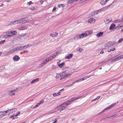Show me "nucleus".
<instances>
[{"label": "nucleus", "instance_id": "obj_62", "mask_svg": "<svg viewBox=\"0 0 123 123\" xmlns=\"http://www.w3.org/2000/svg\"><path fill=\"white\" fill-rule=\"evenodd\" d=\"M105 48L106 49L108 47V46L106 44H105Z\"/></svg>", "mask_w": 123, "mask_h": 123}, {"label": "nucleus", "instance_id": "obj_48", "mask_svg": "<svg viewBox=\"0 0 123 123\" xmlns=\"http://www.w3.org/2000/svg\"><path fill=\"white\" fill-rule=\"evenodd\" d=\"M5 41V40H4L3 41H0V44H2L4 43Z\"/></svg>", "mask_w": 123, "mask_h": 123}, {"label": "nucleus", "instance_id": "obj_63", "mask_svg": "<svg viewBox=\"0 0 123 123\" xmlns=\"http://www.w3.org/2000/svg\"><path fill=\"white\" fill-rule=\"evenodd\" d=\"M96 100V98H95V99H93V100H92L91 101V102H92L94 101H95V100Z\"/></svg>", "mask_w": 123, "mask_h": 123}, {"label": "nucleus", "instance_id": "obj_17", "mask_svg": "<svg viewBox=\"0 0 123 123\" xmlns=\"http://www.w3.org/2000/svg\"><path fill=\"white\" fill-rule=\"evenodd\" d=\"M108 60H107V59H105V60H104L102 61L101 62H98L96 64V65H99L100 64H102L104 63L105 62H107L108 61Z\"/></svg>", "mask_w": 123, "mask_h": 123}, {"label": "nucleus", "instance_id": "obj_2", "mask_svg": "<svg viewBox=\"0 0 123 123\" xmlns=\"http://www.w3.org/2000/svg\"><path fill=\"white\" fill-rule=\"evenodd\" d=\"M63 105L62 104H61L57 106L55 108V110L56 111H57L58 110H60V111L61 112L63 110V107H64Z\"/></svg>", "mask_w": 123, "mask_h": 123}, {"label": "nucleus", "instance_id": "obj_5", "mask_svg": "<svg viewBox=\"0 0 123 123\" xmlns=\"http://www.w3.org/2000/svg\"><path fill=\"white\" fill-rule=\"evenodd\" d=\"M17 33V32L16 31H12L8 32V34L9 35L10 37L16 35Z\"/></svg>", "mask_w": 123, "mask_h": 123}, {"label": "nucleus", "instance_id": "obj_29", "mask_svg": "<svg viewBox=\"0 0 123 123\" xmlns=\"http://www.w3.org/2000/svg\"><path fill=\"white\" fill-rule=\"evenodd\" d=\"M92 31L91 30H87L86 31V33L87 34V35H88H88H91L92 34Z\"/></svg>", "mask_w": 123, "mask_h": 123}, {"label": "nucleus", "instance_id": "obj_7", "mask_svg": "<svg viewBox=\"0 0 123 123\" xmlns=\"http://www.w3.org/2000/svg\"><path fill=\"white\" fill-rule=\"evenodd\" d=\"M116 104V103H114V104H113L111 105L110 106L107 107L106 109H105L104 110H103L101 112H100L99 113L101 114H102V113H103V112H104L106 110H107L113 107L114 105H115Z\"/></svg>", "mask_w": 123, "mask_h": 123}, {"label": "nucleus", "instance_id": "obj_10", "mask_svg": "<svg viewBox=\"0 0 123 123\" xmlns=\"http://www.w3.org/2000/svg\"><path fill=\"white\" fill-rule=\"evenodd\" d=\"M14 52H15V51L13 49H12L8 51L5 54V55L6 56L11 54L14 53Z\"/></svg>", "mask_w": 123, "mask_h": 123}, {"label": "nucleus", "instance_id": "obj_53", "mask_svg": "<svg viewBox=\"0 0 123 123\" xmlns=\"http://www.w3.org/2000/svg\"><path fill=\"white\" fill-rule=\"evenodd\" d=\"M15 116L14 114L12 115V116H11L10 118H12V119H14V117Z\"/></svg>", "mask_w": 123, "mask_h": 123}, {"label": "nucleus", "instance_id": "obj_40", "mask_svg": "<svg viewBox=\"0 0 123 123\" xmlns=\"http://www.w3.org/2000/svg\"><path fill=\"white\" fill-rule=\"evenodd\" d=\"M4 37L5 38H8L9 37H10V36L9 35H4Z\"/></svg>", "mask_w": 123, "mask_h": 123}, {"label": "nucleus", "instance_id": "obj_64", "mask_svg": "<svg viewBox=\"0 0 123 123\" xmlns=\"http://www.w3.org/2000/svg\"><path fill=\"white\" fill-rule=\"evenodd\" d=\"M40 2L41 4H42L43 3V1H40Z\"/></svg>", "mask_w": 123, "mask_h": 123}, {"label": "nucleus", "instance_id": "obj_1", "mask_svg": "<svg viewBox=\"0 0 123 123\" xmlns=\"http://www.w3.org/2000/svg\"><path fill=\"white\" fill-rule=\"evenodd\" d=\"M17 88L10 90L8 92V94L10 96L14 95L15 94V92L17 91Z\"/></svg>", "mask_w": 123, "mask_h": 123}, {"label": "nucleus", "instance_id": "obj_58", "mask_svg": "<svg viewBox=\"0 0 123 123\" xmlns=\"http://www.w3.org/2000/svg\"><path fill=\"white\" fill-rule=\"evenodd\" d=\"M111 49V50H112V51H114L115 49V48H112Z\"/></svg>", "mask_w": 123, "mask_h": 123}, {"label": "nucleus", "instance_id": "obj_27", "mask_svg": "<svg viewBox=\"0 0 123 123\" xmlns=\"http://www.w3.org/2000/svg\"><path fill=\"white\" fill-rule=\"evenodd\" d=\"M65 63L64 62H63L62 63H60L59 64H58V66L60 68H61L65 65Z\"/></svg>", "mask_w": 123, "mask_h": 123}, {"label": "nucleus", "instance_id": "obj_18", "mask_svg": "<svg viewBox=\"0 0 123 123\" xmlns=\"http://www.w3.org/2000/svg\"><path fill=\"white\" fill-rule=\"evenodd\" d=\"M58 33H57L55 32L53 34H50V36L52 37H55L57 35Z\"/></svg>", "mask_w": 123, "mask_h": 123}, {"label": "nucleus", "instance_id": "obj_43", "mask_svg": "<svg viewBox=\"0 0 123 123\" xmlns=\"http://www.w3.org/2000/svg\"><path fill=\"white\" fill-rule=\"evenodd\" d=\"M87 95V94H84L80 96H82V97H81V98H82L84 97H85Z\"/></svg>", "mask_w": 123, "mask_h": 123}, {"label": "nucleus", "instance_id": "obj_15", "mask_svg": "<svg viewBox=\"0 0 123 123\" xmlns=\"http://www.w3.org/2000/svg\"><path fill=\"white\" fill-rule=\"evenodd\" d=\"M20 58L17 55H15L13 57V60L14 61H17Z\"/></svg>", "mask_w": 123, "mask_h": 123}, {"label": "nucleus", "instance_id": "obj_45", "mask_svg": "<svg viewBox=\"0 0 123 123\" xmlns=\"http://www.w3.org/2000/svg\"><path fill=\"white\" fill-rule=\"evenodd\" d=\"M83 50V49L80 48L79 49L78 51H79V52H81Z\"/></svg>", "mask_w": 123, "mask_h": 123}, {"label": "nucleus", "instance_id": "obj_56", "mask_svg": "<svg viewBox=\"0 0 123 123\" xmlns=\"http://www.w3.org/2000/svg\"><path fill=\"white\" fill-rule=\"evenodd\" d=\"M81 97H82V96H78L77 97H76V100L81 98Z\"/></svg>", "mask_w": 123, "mask_h": 123}, {"label": "nucleus", "instance_id": "obj_39", "mask_svg": "<svg viewBox=\"0 0 123 123\" xmlns=\"http://www.w3.org/2000/svg\"><path fill=\"white\" fill-rule=\"evenodd\" d=\"M82 78L81 79H80L77 80L75 81V82H81L82 80Z\"/></svg>", "mask_w": 123, "mask_h": 123}, {"label": "nucleus", "instance_id": "obj_57", "mask_svg": "<svg viewBox=\"0 0 123 123\" xmlns=\"http://www.w3.org/2000/svg\"><path fill=\"white\" fill-rule=\"evenodd\" d=\"M44 102V101L43 100H42L39 103V104L40 105L41 104L43 103Z\"/></svg>", "mask_w": 123, "mask_h": 123}, {"label": "nucleus", "instance_id": "obj_24", "mask_svg": "<svg viewBox=\"0 0 123 123\" xmlns=\"http://www.w3.org/2000/svg\"><path fill=\"white\" fill-rule=\"evenodd\" d=\"M71 102L70 100L69 99V100L67 101L66 102L63 103H62V104L63 105H68Z\"/></svg>", "mask_w": 123, "mask_h": 123}, {"label": "nucleus", "instance_id": "obj_28", "mask_svg": "<svg viewBox=\"0 0 123 123\" xmlns=\"http://www.w3.org/2000/svg\"><path fill=\"white\" fill-rule=\"evenodd\" d=\"M27 28V26L23 27H21L20 28L18 29V30H25Z\"/></svg>", "mask_w": 123, "mask_h": 123}, {"label": "nucleus", "instance_id": "obj_16", "mask_svg": "<svg viewBox=\"0 0 123 123\" xmlns=\"http://www.w3.org/2000/svg\"><path fill=\"white\" fill-rule=\"evenodd\" d=\"M73 55V54H69L68 55L66 56L65 58L66 59H69L71 58Z\"/></svg>", "mask_w": 123, "mask_h": 123}, {"label": "nucleus", "instance_id": "obj_36", "mask_svg": "<svg viewBox=\"0 0 123 123\" xmlns=\"http://www.w3.org/2000/svg\"><path fill=\"white\" fill-rule=\"evenodd\" d=\"M70 101L71 102L75 100H76V97L70 99Z\"/></svg>", "mask_w": 123, "mask_h": 123}, {"label": "nucleus", "instance_id": "obj_21", "mask_svg": "<svg viewBox=\"0 0 123 123\" xmlns=\"http://www.w3.org/2000/svg\"><path fill=\"white\" fill-rule=\"evenodd\" d=\"M39 80V79L38 78H37L35 79L32 80L31 82L30 83L31 84H32L38 81Z\"/></svg>", "mask_w": 123, "mask_h": 123}, {"label": "nucleus", "instance_id": "obj_35", "mask_svg": "<svg viewBox=\"0 0 123 123\" xmlns=\"http://www.w3.org/2000/svg\"><path fill=\"white\" fill-rule=\"evenodd\" d=\"M117 116V114H116L114 115L110 116V118L111 119L113 118H114L115 117H116Z\"/></svg>", "mask_w": 123, "mask_h": 123}, {"label": "nucleus", "instance_id": "obj_31", "mask_svg": "<svg viewBox=\"0 0 123 123\" xmlns=\"http://www.w3.org/2000/svg\"><path fill=\"white\" fill-rule=\"evenodd\" d=\"M91 77L90 76H85L82 78V80L83 81L88 78H89Z\"/></svg>", "mask_w": 123, "mask_h": 123}, {"label": "nucleus", "instance_id": "obj_30", "mask_svg": "<svg viewBox=\"0 0 123 123\" xmlns=\"http://www.w3.org/2000/svg\"><path fill=\"white\" fill-rule=\"evenodd\" d=\"M30 46L28 44L26 45L22 46L23 50L27 49L28 47Z\"/></svg>", "mask_w": 123, "mask_h": 123}, {"label": "nucleus", "instance_id": "obj_50", "mask_svg": "<svg viewBox=\"0 0 123 123\" xmlns=\"http://www.w3.org/2000/svg\"><path fill=\"white\" fill-rule=\"evenodd\" d=\"M56 8L55 7H54L52 10V12H54L56 10Z\"/></svg>", "mask_w": 123, "mask_h": 123}, {"label": "nucleus", "instance_id": "obj_46", "mask_svg": "<svg viewBox=\"0 0 123 123\" xmlns=\"http://www.w3.org/2000/svg\"><path fill=\"white\" fill-rule=\"evenodd\" d=\"M40 104H39V103H37V104L36 105H35V107H34L33 108H34L36 107H37V106H38Z\"/></svg>", "mask_w": 123, "mask_h": 123}, {"label": "nucleus", "instance_id": "obj_55", "mask_svg": "<svg viewBox=\"0 0 123 123\" xmlns=\"http://www.w3.org/2000/svg\"><path fill=\"white\" fill-rule=\"evenodd\" d=\"M48 58L49 61L51 60H52L53 59L51 56L50 57H49V58Z\"/></svg>", "mask_w": 123, "mask_h": 123}, {"label": "nucleus", "instance_id": "obj_59", "mask_svg": "<svg viewBox=\"0 0 123 123\" xmlns=\"http://www.w3.org/2000/svg\"><path fill=\"white\" fill-rule=\"evenodd\" d=\"M60 53V51H58L56 52L55 53L56 54V55H57V54L59 53Z\"/></svg>", "mask_w": 123, "mask_h": 123}, {"label": "nucleus", "instance_id": "obj_22", "mask_svg": "<svg viewBox=\"0 0 123 123\" xmlns=\"http://www.w3.org/2000/svg\"><path fill=\"white\" fill-rule=\"evenodd\" d=\"M106 0H102L100 2V3L102 5H104L106 3Z\"/></svg>", "mask_w": 123, "mask_h": 123}, {"label": "nucleus", "instance_id": "obj_49", "mask_svg": "<svg viewBox=\"0 0 123 123\" xmlns=\"http://www.w3.org/2000/svg\"><path fill=\"white\" fill-rule=\"evenodd\" d=\"M27 3L28 5H30L31 4H33V3L31 1H30L28 2H27Z\"/></svg>", "mask_w": 123, "mask_h": 123}, {"label": "nucleus", "instance_id": "obj_41", "mask_svg": "<svg viewBox=\"0 0 123 123\" xmlns=\"http://www.w3.org/2000/svg\"><path fill=\"white\" fill-rule=\"evenodd\" d=\"M30 9L32 11H33L35 10V9L34 6H32L31 7H30Z\"/></svg>", "mask_w": 123, "mask_h": 123}, {"label": "nucleus", "instance_id": "obj_61", "mask_svg": "<svg viewBox=\"0 0 123 123\" xmlns=\"http://www.w3.org/2000/svg\"><path fill=\"white\" fill-rule=\"evenodd\" d=\"M60 61H59L58 62H57V65H58V64H59V63H60Z\"/></svg>", "mask_w": 123, "mask_h": 123}, {"label": "nucleus", "instance_id": "obj_13", "mask_svg": "<svg viewBox=\"0 0 123 123\" xmlns=\"http://www.w3.org/2000/svg\"><path fill=\"white\" fill-rule=\"evenodd\" d=\"M63 76V73L62 72L60 73H57L56 74L55 78L56 79L59 78Z\"/></svg>", "mask_w": 123, "mask_h": 123}, {"label": "nucleus", "instance_id": "obj_23", "mask_svg": "<svg viewBox=\"0 0 123 123\" xmlns=\"http://www.w3.org/2000/svg\"><path fill=\"white\" fill-rule=\"evenodd\" d=\"M115 26V25L114 24H111L110 27L109 29L110 30H112Z\"/></svg>", "mask_w": 123, "mask_h": 123}, {"label": "nucleus", "instance_id": "obj_37", "mask_svg": "<svg viewBox=\"0 0 123 123\" xmlns=\"http://www.w3.org/2000/svg\"><path fill=\"white\" fill-rule=\"evenodd\" d=\"M45 64V63H44V62H42L39 65V67H42V66H43V65H44Z\"/></svg>", "mask_w": 123, "mask_h": 123}, {"label": "nucleus", "instance_id": "obj_60", "mask_svg": "<svg viewBox=\"0 0 123 123\" xmlns=\"http://www.w3.org/2000/svg\"><path fill=\"white\" fill-rule=\"evenodd\" d=\"M100 97V96H98L96 98V100H98V99H99Z\"/></svg>", "mask_w": 123, "mask_h": 123}, {"label": "nucleus", "instance_id": "obj_19", "mask_svg": "<svg viewBox=\"0 0 123 123\" xmlns=\"http://www.w3.org/2000/svg\"><path fill=\"white\" fill-rule=\"evenodd\" d=\"M74 1L77 2V0H68L67 2V3L68 4H72V3Z\"/></svg>", "mask_w": 123, "mask_h": 123}, {"label": "nucleus", "instance_id": "obj_42", "mask_svg": "<svg viewBox=\"0 0 123 123\" xmlns=\"http://www.w3.org/2000/svg\"><path fill=\"white\" fill-rule=\"evenodd\" d=\"M123 41V38L120 39L118 41V42L119 43H121L122 41Z\"/></svg>", "mask_w": 123, "mask_h": 123}, {"label": "nucleus", "instance_id": "obj_47", "mask_svg": "<svg viewBox=\"0 0 123 123\" xmlns=\"http://www.w3.org/2000/svg\"><path fill=\"white\" fill-rule=\"evenodd\" d=\"M20 113V111H18L17 112V113H16V114L15 115H15V116H18Z\"/></svg>", "mask_w": 123, "mask_h": 123}, {"label": "nucleus", "instance_id": "obj_14", "mask_svg": "<svg viewBox=\"0 0 123 123\" xmlns=\"http://www.w3.org/2000/svg\"><path fill=\"white\" fill-rule=\"evenodd\" d=\"M15 51H18L19 50H23L22 46L18 47L16 48L13 49Z\"/></svg>", "mask_w": 123, "mask_h": 123}, {"label": "nucleus", "instance_id": "obj_20", "mask_svg": "<svg viewBox=\"0 0 123 123\" xmlns=\"http://www.w3.org/2000/svg\"><path fill=\"white\" fill-rule=\"evenodd\" d=\"M28 19V18L27 17L24 18H21L22 21L23 23H25Z\"/></svg>", "mask_w": 123, "mask_h": 123}, {"label": "nucleus", "instance_id": "obj_4", "mask_svg": "<svg viewBox=\"0 0 123 123\" xmlns=\"http://www.w3.org/2000/svg\"><path fill=\"white\" fill-rule=\"evenodd\" d=\"M21 19L18 20L14 21L11 22V25H12L17 24H19L22 23H23Z\"/></svg>", "mask_w": 123, "mask_h": 123}, {"label": "nucleus", "instance_id": "obj_51", "mask_svg": "<svg viewBox=\"0 0 123 123\" xmlns=\"http://www.w3.org/2000/svg\"><path fill=\"white\" fill-rule=\"evenodd\" d=\"M76 82H75V81L74 82H72L71 84L70 85H69L68 86H71L74 83Z\"/></svg>", "mask_w": 123, "mask_h": 123}, {"label": "nucleus", "instance_id": "obj_11", "mask_svg": "<svg viewBox=\"0 0 123 123\" xmlns=\"http://www.w3.org/2000/svg\"><path fill=\"white\" fill-rule=\"evenodd\" d=\"M87 36V34L85 33H83L80 34L79 36V39H81L84 37H86Z\"/></svg>", "mask_w": 123, "mask_h": 123}, {"label": "nucleus", "instance_id": "obj_25", "mask_svg": "<svg viewBox=\"0 0 123 123\" xmlns=\"http://www.w3.org/2000/svg\"><path fill=\"white\" fill-rule=\"evenodd\" d=\"M103 32H100L99 33H97L96 35V36L98 37H99L102 36L103 34Z\"/></svg>", "mask_w": 123, "mask_h": 123}, {"label": "nucleus", "instance_id": "obj_26", "mask_svg": "<svg viewBox=\"0 0 123 123\" xmlns=\"http://www.w3.org/2000/svg\"><path fill=\"white\" fill-rule=\"evenodd\" d=\"M61 92H58L57 93H55L53 94V95L54 97H56L60 95Z\"/></svg>", "mask_w": 123, "mask_h": 123}, {"label": "nucleus", "instance_id": "obj_12", "mask_svg": "<svg viewBox=\"0 0 123 123\" xmlns=\"http://www.w3.org/2000/svg\"><path fill=\"white\" fill-rule=\"evenodd\" d=\"M108 8V6H106L105 7H104L101 9L97 10L98 12V13L101 12H102L104 11L107 9Z\"/></svg>", "mask_w": 123, "mask_h": 123}, {"label": "nucleus", "instance_id": "obj_6", "mask_svg": "<svg viewBox=\"0 0 123 123\" xmlns=\"http://www.w3.org/2000/svg\"><path fill=\"white\" fill-rule=\"evenodd\" d=\"M96 21V19L93 18H91L87 20V22L90 24H93Z\"/></svg>", "mask_w": 123, "mask_h": 123}, {"label": "nucleus", "instance_id": "obj_52", "mask_svg": "<svg viewBox=\"0 0 123 123\" xmlns=\"http://www.w3.org/2000/svg\"><path fill=\"white\" fill-rule=\"evenodd\" d=\"M110 119H111L110 118V117H106L105 118V120H109Z\"/></svg>", "mask_w": 123, "mask_h": 123}, {"label": "nucleus", "instance_id": "obj_34", "mask_svg": "<svg viewBox=\"0 0 123 123\" xmlns=\"http://www.w3.org/2000/svg\"><path fill=\"white\" fill-rule=\"evenodd\" d=\"M65 6L63 4H59L58 5V7L59 8L62 7H63L64 6Z\"/></svg>", "mask_w": 123, "mask_h": 123}, {"label": "nucleus", "instance_id": "obj_9", "mask_svg": "<svg viewBox=\"0 0 123 123\" xmlns=\"http://www.w3.org/2000/svg\"><path fill=\"white\" fill-rule=\"evenodd\" d=\"M6 111H4L0 112V118L4 117L5 116L7 115L6 113Z\"/></svg>", "mask_w": 123, "mask_h": 123}, {"label": "nucleus", "instance_id": "obj_54", "mask_svg": "<svg viewBox=\"0 0 123 123\" xmlns=\"http://www.w3.org/2000/svg\"><path fill=\"white\" fill-rule=\"evenodd\" d=\"M94 12L95 14H97L98 13L97 10L94 11Z\"/></svg>", "mask_w": 123, "mask_h": 123}, {"label": "nucleus", "instance_id": "obj_44", "mask_svg": "<svg viewBox=\"0 0 123 123\" xmlns=\"http://www.w3.org/2000/svg\"><path fill=\"white\" fill-rule=\"evenodd\" d=\"M56 55V54L54 53L51 56L53 59L55 57Z\"/></svg>", "mask_w": 123, "mask_h": 123}, {"label": "nucleus", "instance_id": "obj_38", "mask_svg": "<svg viewBox=\"0 0 123 123\" xmlns=\"http://www.w3.org/2000/svg\"><path fill=\"white\" fill-rule=\"evenodd\" d=\"M49 61V60L48 58H47L44 60L43 61L44 63H45V64L47 62H48Z\"/></svg>", "mask_w": 123, "mask_h": 123}, {"label": "nucleus", "instance_id": "obj_33", "mask_svg": "<svg viewBox=\"0 0 123 123\" xmlns=\"http://www.w3.org/2000/svg\"><path fill=\"white\" fill-rule=\"evenodd\" d=\"M111 21V19H107L105 21V22L106 23L108 24Z\"/></svg>", "mask_w": 123, "mask_h": 123}, {"label": "nucleus", "instance_id": "obj_8", "mask_svg": "<svg viewBox=\"0 0 123 123\" xmlns=\"http://www.w3.org/2000/svg\"><path fill=\"white\" fill-rule=\"evenodd\" d=\"M63 74V78H64L66 77H68L71 74V73H68L66 71H64L62 72Z\"/></svg>", "mask_w": 123, "mask_h": 123}, {"label": "nucleus", "instance_id": "obj_32", "mask_svg": "<svg viewBox=\"0 0 123 123\" xmlns=\"http://www.w3.org/2000/svg\"><path fill=\"white\" fill-rule=\"evenodd\" d=\"M123 55H121L118 57L115 58L116 60H119L120 59L123 58Z\"/></svg>", "mask_w": 123, "mask_h": 123}, {"label": "nucleus", "instance_id": "obj_3", "mask_svg": "<svg viewBox=\"0 0 123 123\" xmlns=\"http://www.w3.org/2000/svg\"><path fill=\"white\" fill-rule=\"evenodd\" d=\"M17 110L16 108H13L6 111L7 115H9V114H12Z\"/></svg>", "mask_w": 123, "mask_h": 123}]
</instances>
